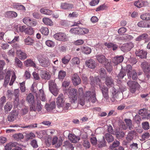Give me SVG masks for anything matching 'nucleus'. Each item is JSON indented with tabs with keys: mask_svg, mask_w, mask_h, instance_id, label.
Listing matches in <instances>:
<instances>
[{
	"mask_svg": "<svg viewBox=\"0 0 150 150\" xmlns=\"http://www.w3.org/2000/svg\"><path fill=\"white\" fill-rule=\"evenodd\" d=\"M40 30L43 35H47L49 33V31L47 28L42 27L40 29Z\"/></svg>",
	"mask_w": 150,
	"mask_h": 150,
	"instance_id": "49",
	"label": "nucleus"
},
{
	"mask_svg": "<svg viewBox=\"0 0 150 150\" xmlns=\"http://www.w3.org/2000/svg\"><path fill=\"white\" fill-rule=\"evenodd\" d=\"M38 60L40 65L43 67H47L50 65V63L49 59L47 58L42 57L40 58H38Z\"/></svg>",
	"mask_w": 150,
	"mask_h": 150,
	"instance_id": "5",
	"label": "nucleus"
},
{
	"mask_svg": "<svg viewBox=\"0 0 150 150\" xmlns=\"http://www.w3.org/2000/svg\"><path fill=\"white\" fill-rule=\"evenodd\" d=\"M39 95L41 100L42 101H45L46 99L45 95L44 92L42 89H40L39 90Z\"/></svg>",
	"mask_w": 150,
	"mask_h": 150,
	"instance_id": "40",
	"label": "nucleus"
},
{
	"mask_svg": "<svg viewBox=\"0 0 150 150\" xmlns=\"http://www.w3.org/2000/svg\"><path fill=\"white\" fill-rule=\"evenodd\" d=\"M106 142L105 141L104 137H103V139L99 142L98 144V147L99 148H101L103 147L106 146Z\"/></svg>",
	"mask_w": 150,
	"mask_h": 150,
	"instance_id": "44",
	"label": "nucleus"
},
{
	"mask_svg": "<svg viewBox=\"0 0 150 150\" xmlns=\"http://www.w3.org/2000/svg\"><path fill=\"white\" fill-rule=\"evenodd\" d=\"M66 72L63 70H60L59 72L58 78L59 79H63L66 76Z\"/></svg>",
	"mask_w": 150,
	"mask_h": 150,
	"instance_id": "48",
	"label": "nucleus"
},
{
	"mask_svg": "<svg viewBox=\"0 0 150 150\" xmlns=\"http://www.w3.org/2000/svg\"><path fill=\"white\" fill-rule=\"evenodd\" d=\"M46 45L49 47H52L54 46V43L52 41L50 40H47L45 42Z\"/></svg>",
	"mask_w": 150,
	"mask_h": 150,
	"instance_id": "62",
	"label": "nucleus"
},
{
	"mask_svg": "<svg viewBox=\"0 0 150 150\" xmlns=\"http://www.w3.org/2000/svg\"><path fill=\"white\" fill-rule=\"evenodd\" d=\"M93 91H88L86 92L83 95L84 98L86 100H89L91 97L93 96Z\"/></svg>",
	"mask_w": 150,
	"mask_h": 150,
	"instance_id": "32",
	"label": "nucleus"
},
{
	"mask_svg": "<svg viewBox=\"0 0 150 150\" xmlns=\"http://www.w3.org/2000/svg\"><path fill=\"white\" fill-rule=\"evenodd\" d=\"M40 75L41 78L45 80H49L51 77V75L49 72L44 70L41 71Z\"/></svg>",
	"mask_w": 150,
	"mask_h": 150,
	"instance_id": "10",
	"label": "nucleus"
},
{
	"mask_svg": "<svg viewBox=\"0 0 150 150\" xmlns=\"http://www.w3.org/2000/svg\"><path fill=\"white\" fill-rule=\"evenodd\" d=\"M49 88L51 93L54 96H57L59 92L55 83L53 81H49Z\"/></svg>",
	"mask_w": 150,
	"mask_h": 150,
	"instance_id": "2",
	"label": "nucleus"
},
{
	"mask_svg": "<svg viewBox=\"0 0 150 150\" xmlns=\"http://www.w3.org/2000/svg\"><path fill=\"white\" fill-rule=\"evenodd\" d=\"M126 75V72L125 70L122 69L121 71H120V72L118 74L117 76L118 77L119 79H122Z\"/></svg>",
	"mask_w": 150,
	"mask_h": 150,
	"instance_id": "55",
	"label": "nucleus"
},
{
	"mask_svg": "<svg viewBox=\"0 0 150 150\" xmlns=\"http://www.w3.org/2000/svg\"><path fill=\"white\" fill-rule=\"evenodd\" d=\"M24 64L27 66H32L36 67V64L31 59H28L25 61Z\"/></svg>",
	"mask_w": 150,
	"mask_h": 150,
	"instance_id": "37",
	"label": "nucleus"
},
{
	"mask_svg": "<svg viewBox=\"0 0 150 150\" xmlns=\"http://www.w3.org/2000/svg\"><path fill=\"white\" fill-rule=\"evenodd\" d=\"M8 16L13 18H16L17 16V13L14 11H8L6 13Z\"/></svg>",
	"mask_w": 150,
	"mask_h": 150,
	"instance_id": "51",
	"label": "nucleus"
},
{
	"mask_svg": "<svg viewBox=\"0 0 150 150\" xmlns=\"http://www.w3.org/2000/svg\"><path fill=\"white\" fill-rule=\"evenodd\" d=\"M104 65L106 69L109 72L111 71L112 69V67L111 64V62L108 59L104 63Z\"/></svg>",
	"mask_w": 150,
	"mask_h": 150,
	"instance_id": "25",
	"label": "nucleus"
},
{
	"mask_svg": "<svg viewBox=\"0 0 150 150\" xmlns=\"http://www.w3.org/2000/svg\"><path fill=\"white\" fill-rule=\"evenodd\" d=\"M13 137L16 140L21 139H23V135L21 133L18 134H16L13 135Z\"/></svg>",
	"mask_w": 150,
	"mask_h": 150,
	"instance_id": "60",
	"label": "nucleus"
},
{
	"mask_svg": "<svg viewBox=\"0 0 150 150\" xmlns=\"http://www.w3.org/2000/svg\"><path fill=\"white\" fill-rule=\"evenodd\" d=\"M15 64L19 68L23 67V64L21 62L17 57L15 58Z\"/></svg>",
	"mask_w": 150,
	"mask_h": 150,
	"instance_id": "53",
	"label": "nucleus"
},
{
	"mask_svg": "<svg viewBox=\"0 0 150 150\" xmlns=\"http://www.w3.org/2000/svg\"><path fill=\"white\" fill-rule=\"evenodd\" d=\"M127 125L128 127L130 130L133 129L132 127V120L130 119H125L124 120Z\"/></svg>",
	"mask_w": 150,
	"mask_h": 150,
	"instance_id": "45",
	"label": "nucleus"
},
{
	"mask_svg": "<svg viewBox=\"0 0 150 150\" xmlns=\"http://www.w3.org/2000/svg\"><path fill=\"white\" fill-rule=\"evenodd\" d=\"M78 34L83 35L88 33L89 32L88 30L86 28L78 27Z\"/></svg>",
	"mask_w": 150,
	"mask_h": 150,
	"instance_id": "28",
	"label": "nucleus"
},
{
	"mask_svg": "<svg viewBox=\"0 0 150 150\" xmlns=\"http://www.w3.org/2000/svg\"><path fill=\"white\" fill-rule=\"evenodd\" d=\"M124 59L123 57L122 56L116 57H114L113 59V62L116 64L122 62Z\"/></svg>",
	"mask_w": 150,
	"mask_h": 150,
	"instance_id": "26",
	"label": "nucleus"
},
{
	"mask_svg": "<svg viewBox=\"0 0 150 150\" xmlns=\"http://www.w3.org/2000/svg\"><path fill=\"white\" fill-rule=\"evenodd\" d=\"M105 83L109 88L112 87L114 86V81L111 76H107L105 77Z\"/></svg>",
	"mask_w": 150,
	"mask_h": 150,
	"instance_id": "11",
	"label": "nucleus"
},
{
	"mask_svg": "<svg viewBox=\"0 0 150 150\" xmlns=\"http://www.w3.org/2000/svg\"><path fill=\"white\" fill-rule=\"evenodd\" d=\"M69 92V96L70 102L71 103H75L77 101V91L74 88H72L68 90Z\"/></svg>",
	"mask_w": 150,
	"mask_h": 150,
	"instance_id": "1",
	"label": "nucleus"
},
{
	"mask_svg": "<svg viewBox=\"0 0 150 150\" xmlns=\"http://www.w3.org/2000/svg\"><path fill=\"white\" fill-rule=\"evenodd\" d=\"M68 137L70 141L73 143L77 142L80 139V137L79 136H77L72 134H69Z\"/></svg>",
	"mask_w": 150,
	"mask_h": 150,
	"instance_id": "15",
	"label": "nucleus"
},
{
	"mask_svg": "<svg viewBox=\"0 0 150 150\" xmlns=\"http://www.w3.org/2000/svg\"><path fill=\"white\" fill-rule=\"evenodd\" d=\"M26 100L30 103H33L34 102V96L31 93H30L27 96Z\"/></svg>",
	"mask_w": 150,
	"mask_h": 150,
	"instance_id": "35",
	"label": "nucleus"
},
{
	"mask_svg": "<svg viewBox=\"0 0 150 150\" xmlns=\"http://www.w3.org/2000/svg\"><path fill=\"white\" fill-rule=\"evenodd\" d=\"M120 142L117 140H115L110 146L111 148H115L118 146L120 144Z\"/></svg>",
	"mask_w": 150,
	"mask_h": 150,
	"instance_id": "63",
	"label": "nucleus"
},
{
	"mask_svg": "<svg viewBox=\"0 0 150 150\" xmlns=\"http://www.w3.org/2000/svg\"><path fill=\"white\" fill-rule=\"evenodd\" d=\"M134 5L137 7L140 8L143 6H145L148 5L147 1H144L141 0H139L134 2Z\"/></svg>",
	"mask_w": 150,
	"mask_h": 150,
	"instance_id": "12",
	"label": "nucleus"
},
{
	"mask_svg": "<svg viewBox=\"0 0 150 150\" xmlns=\"http://www.w3.org/2000/svg\"><path fill=\"white\" fill-rule=\"evenodd\" d=\"M71 58L70 55H67L62 58V62L64 64H67L69 62Z\"/></svg>",
	"mask_w": 150,
	"mask_h": 150,
	"instance_id": "31",
	"label": "nucleus"
},
{
	"mask_svg": "<svg viewBox=\"0 0 150 150\" xmlns=\"http://www.w3.org/2000/svg\"><path fill=\"white\" fill-rule=\"evenodd\" d=\"M93 96L91 97L89 100H90L92 103H94L97 101V99L96 97V92L95 90L93 91Z\"/></svg>",
	"mask_w": 150,
	"mask_h": 150,
	"instance_id": "58",
	"label": "nucleus"
},
{
	"mask_svg": "<svg viewBox=\"0 0 150 150\" xmlns=\"http://www.w3.org/2000/svg\"><path fill=\"white\" fill-rule=\"evenodd\" d=\"M82 52L86 54H89L91 51V48L88 47H82L81 48Z\"/></svg>",
	"mask_w": 150,
	"mask_h": 150,
	"instance_id": "42",
	"label": "nucleus"
},
{
	"mask_svg": "<svg viewBox=\"0 0 150 150\" xmlns=\"http://www.w3.org/2000/svg\"><path fill=\"white\" fill-rule=\"evenodd\" d=\"M134 69H132V67L131 65H128L126 66V71L127 76L130 75V74L132 72V71Z\"/></svg>",
	"mask_w": 150,
	"mask_h": 150,
	"instance_id": "57",
	"label": "nucleus"
},
{
	"mask_svg": "<svg viewBox=\"0 0 150 150\" xmlns=\"http://www.w3.org/2000/svg\"><path fill=\"white\" fill-rule=\"evenodd\" d=\"M98 61L100 63H105L108 59L106 58L105 56L102 54H98L96 56Z\"/></svg>",
	"mask_w": 150,
	"mask_h": 150,
	"instance_id": "18",
	"label": "nucleus"
},
{
	"mask_svg": "<svg viewBox=\"0 0 150 150\" xmlns=\"http://www.w3.org/2000/svg\"><path fill=\"white\" fill-rule=\"evenodd\" d=\"M147 54L146 51L141 50L139 51H136V54L137 56L141 58H145L146 57Z\"/></svg>",
	"mask_w": 150,
	"mask_h": 150,
	"instance_id": "17",
	"label": "nucleus"
},
{
	"mask_svg": "<svg viewBox=\"0 0 150 150\" xmlns=\"http://www.w3.org/2000/svg\"><path fill=\"white\" fill-rule=\"evenodd\" d=\"M111 92L112 94L113 95V96L114 98L116 97L118 94L120 93L119 89L118 86L116 85L113 87L112 90Z\"/></svg>",
	"mask_w": 150,
	"mask_h": 150,
	"instance_id": "23",
	"label": "nucleus"
},
{
	"mask_svg": "<svg viewBox=\"0 0 150 150\" xmlns=\"http://www.w3.org/2000/svg\"><path fill=\"white\" fill-rule=\"evenodd\" d=\"M141 67L144 71H147L150 73V64L145 62H143L141 64Z\"/></svg>",
	"mask_w": 150,
	"mask_h": 150,
	"instance_id": "20",
	"label": "nucleus"
},
{
	"mask_svg": "<svg viewBox=\"0 0 150 150\" xmlns=\"http://www.w3.org/2000/svg\"><path fill=\"white\" fill-rule=\"evenodd\" d=\"M134 46V44L131 42L124 44L122 46L120 49L124 52H126L129 51Z\"/></svg>",
	"mask_w": 150,
	"mask_h": 150,
	"instance_id": "7",
	"label": "nucleus"
},
{
	"mask_svg": "<svg viewBox=\"0 0 150 150\" xmlns=\"http://www.w3.org/2000/svg\"><path fill=\"white\" fill-rule=\"evenodd\" d=\"M40 12L43 14L48 15H51L53 13L52 11L43 8L40 9Z\"/></svg>",
	"mask_w": 150,
	"mask_h": 150,
	"instance_id": "36",
	"label": "nucleus"
},
{
	"mask_svg": "<svg viewBox=\"0 0 150 150\" xmlns=\"http://www.w3.org/2000/svg\"><path fill=\"white\" fill-rule=\"evenodd\" d=\"M135 133L136 132L134 130H132L128 132L126 137V139L128 142H130L132 140L134 135Z\"/></svg>",
	"mask_w": 150,
	"mask_h": 150,
	"instance_id": "19",
	"label": "nucleus"
},
{
	"mask_svg": "<svg viewBox=\"0 0 150 150\" xmlns=\"http://www.w3.org/2000/svg\"><path fill=\"white\" fill-rule=\"evenodd\" d=\"M128 76L129 78L132 77L133 80H135L137 78V74L135 69H133L132 72L130 74V75H128Z\"/></svg>",
	"mask_w": 150,
	"mask_h": 150,
	"instance_id": "41",
	"label": "nucleus"
},
{
	"mask_svg": "<svg viewBox=\"0 0 150 150\" xmlns=\"http://www.w3.org/2000/svg\"><path fill=\"white\" fill-rule=\"evenodd\" d=\"M55 107L56 105L54 101H52L50 105L46 104L45 106V108L47 111L52 110Z\"/></svg>",
	"mask_w": 150,
	"mask_h": 150,
	"instance_id": "24",
	"label": "nucleus"
},
{
	"mask_svg": "<svg viewBox=\"0 0 150 150\" xmlns=\"http://www.w3.org/2000/svg\"><path fill=\"white\" fill-rule=\"evenodd\" d=\"M127 83L129 87L130 92L133 93L135 92L136 88L139 86L137 82L132 81H128Z\"/></svg>",
	"mask_w": 150,
	"mask_h": 150,
	"instance_id": "4",
	"label": "nucleus"
},
{
	"mask_svg": "<svg viewBox=\"0 0 150 150\" xmlns=\"http://www.w3.org/2000/svg\"><path fill=\"white\" fill-rule=\"evenodd\" d=\"M85 65L89 68L93 69L95 68L96 67V63L93 59H90L86 62Z\"/></svg>",
	"mask_w": 150,
	"mask_h": 150,
	"instance_id": "14",
	"label": "nucleus"
},
{
	"mask_svg": "<svg viewBox=\"0 0 150 150\" xmlns=\"http://www.w3.org/2000/svg\"><path fill=\"white\" fill-rule=\"evenodd\" d=\"M100 89L102 92L103 97L106 100L109 98L108 88L104 86L99 85Z\"/></svg>",
	"mask_w": 150,
	"mask_h": 150,
	"instance_id": "9",
	"label": "nucleus"
},
{
	"mask_svg": "<svg viewBox=\"0 0 150 150\" xmlns=\"http://www.w3.org/2000/svg\"><path fill=\"white\" fill-rule=\"evenodd\" d=\"M61 8L63 9H71L73 7V5L72 4H69L67 3H62Z\"/></svg>",
	"mask_w": 150,
	"mask_h": 150,
	"instance_id": "21",
	"label": "nucleus"
},
{
	"mask_svg": "<svg viewBox=\"0 0 150 150\" xmlns=\"http://www.w3.org/2000/svg\"><path fill=\"white\" fill-rule=\"evenodd\" d=\"M25 33L30 35H32L33 33V28L30 27L26 28V29H25Z\"/></svg>",
	"mask_w": 150,
	"mask_h": 150,
	"instance_id": "50",
	"label": "nucleus"
},
{
	"mask_svg": "<svg viewBox=\"0 0 150 150\" xmlns=\"http://www.w3.org/2000/svg\"><path fill=\"white\" fill-rule=\"evenodd\" d=\"M25 45H32L34 43L33 40L30 37L28 36L24 40Z\"/></svg>",
	"mask_w": 150,
	"mask_h": 150,
	"instance_id": "29",
	"label": "nucleus"
},
{
	"mask_svg": "<svg viewBox=\"0 0 150 150\" xmlns=\"http://www.w3.org/2000/svg\"><path fill=\"white\" fill-rule=\"evenodd\" d=\"M54 38L56 40L63 41H65L66 39V35L64 33H58L54 35Z\"/></svg>",
	"mask_w": 150,
	"mask_h": 150,
	"instance_id": "13",
	"label": "nucleus"
},
{
	"mask_svg": "<svg viewBox=\"0 0 150 150\" xmlns=\"http://www.w3.org/2000/svg\"><path fill=\"white\" fill-rule=\"evenodd\" d=\"M16 53L18 58L20 59L25 60L28 57L26 53L21 49H17Z\"/></svg>",
	"mask_w": 150,
	"mask_h": 150,
	"instance_id": "8",
	"label": "nucleus"
},
{
	"mask_svg": "<svg viewBox=\"0 0 150 150\" xmlns=\"http://www.w3.org/2000/svg\"><path fill=\"white\" fill-rule=\"evenodd\" d=\"M15 146V143L10 142L5 146V150H13V148Z\"/></svg>",
	"mask_w": 150,
	"mask_h": 150,
	"instance_id": "34",
	"label": "nucleus"
},
{
	"mask_svg": "<svg viewBox=\"0 0 150 150\" xmlns=\"http://www.w3.org/2000/svg\"><path fill=\"white\" fill-rule=\"evenodd\" d=\"M150 135L149 132H147L144 133L141 136V141H144L148 139L150 137Z\"/></svg>",
	"mask_w": 150,
	"mask_h": 150,
	"instance_id": "54",
	"label": "nucleus"
},
{
	"mask_svg": "<svg viewBox=\"0 0 150 150\" xmlns=\"http://www.w3.org/2000/svg\"><path fill=\"white\" fill-rule=\"evenodd\" d=\"M148 35L146 33H143L138 36L135 39V41H140L144 40L148 38Z\"/></svg>",
	"mask_w": 150,
	"mask_h": 150,
	"instance_id": "33",
	"label": "nucleus"
},
{
	"mask_svg": "<svg viewBox=\"0 0 150 150\" xmlns=\"http://www.w3.org/2000/svg\"><path fill=\"white\" fill-rule=\"evenodd\" d=\"M43 106L41 104L40 100H38L36 106L37 110L38 112L40 111L42 109Z\"/></svg>",
	"mask_w": 150,
	"mask_h": 150,
	"instance_id": "52",
	"label": "nucleus"
},
{
	"mask_svg": "<svg viewBox=\"0 0 150 150\" xmlns=\"http://www.w3.org/2000/svg\"><path fill=\"white\" fill-rule=\"evenodd\" d=\"M90 79L91 80V84L92 86L94 85L95 81L97 84L99 85H100V80L97 77H96L94 78L93 76H91L90 77Z\"/></svg>",
	"mask_w": 150,
	"mask_h": 150,
	"instance_id": "27",
	"label": "nucleus"
},
{
	"mask_svg": "<svg viewBox=\"0 0 150 150\" xmlns=\"http://www.w3.org/2000/svg\"><path fill=\"white\" fill-rule=\"evenodd\" d=\"M43 22L46 25L51 26L53 25V23L51 20L47 18H44L42 19Z\"/></svg>",
	"mask_w": 150,
	"mask_h": 150,
	"instance_id": "39",
	"label": "nucleus"
},
{
	"mask_svg": "<svg viewBox=\"0 0 150 150\" xmlns=\"http://www.w3.org/2000/svg\"><path fill=\"white\" fill-rule=\"evenodd\" d=\"M111 134L106 133L105 134V139L109 143L112 142L114 140V138Z\"/></svg>",
	"mask_w": 150,
	"mask_h": 150,
	"instance_id": "30",
	"label": "nucleus"
},
{
	"mask_svg": "<svg viewBox=\"0 0 150 150\" xmlns=\"http://www.w3.org/2000/svg\"><path fill=\"white\" fill-rule=\"evenodd\" d=\"M142 127L145 130H148L149 128V125L148 122H144L142 123Z\"/></svg>",
	"mask_w": 150,
	"mask_h": 150,
	"instance_id": "56",
	"label": "nucleus"
},
{
	"mask_svg": "<svg viewBox=\"0 0 150 150\" xmlns=\"http://www.w3.org/2000/svg\"><path fill=\"white\" fill-rule=\"evenodd\" d=\"M71 79L73 85L76 86L79 84L81 82V79L77 74H74L71 76Z\"/></svg>",
	"mask_w": 150,
	"mask_h": 150,
	"instance_id": "6",
	"label": "nucleus"
},
{
	"mask_svg": "<svg viewBox=\"0 0 150 150\" xmlns=\"http://www.w3.org/2000/svg\"><path fill=\"white\" fill-rule=\"evenodd\" d=\"M18 115V113L16 111H12L11 113L9 114L8 116V121L9 122L14 121L16 119Z\"/></svg>",
	"mask_w": 150,
	"mask_h": 150,
	"instance_id": "16",
	"label": "nucleus"
},
{
	"mask_svg": "<svg viewBox=\"0 0 150 150\" xmlns=\"http://www.w3.org/2000/svg\"><path fill=\"white\" fill-rule=\"evenodd\" d=\"M107 8V6L104 4L100 5V6L97 7L96 11H101L103 10L106 9Z\"/></svg>",
	"mask_w": 150,
	"mask_h": 150,
	"instance_id": "59",
	"label": "nucleus"
},
{
	"mask_svg": "<svg viewBox=\"0 0 150 150\" xmlns=\"http://www.w3.org/2000/svg\"><path fill=\"white\" fill-rule=\"evenodd\" d=\"M80 63V61L79 58L75 57L72 58L71 60V64L73 65H78Z\"/></svg>",
	"mask_w": 150,
	"mask_h": 150,
	"instance_id": "46",
	"label": "nucleus"
},
{
	"mask_svg": "<svg viewBox=\"0 0 150 150\" xmlns=\"http://www.w3.org/2000/svg\"><path fill=\"white\" fill-rule=\"evenodd\" d=\"M115 134L117 139H121L125 135V133L123 131L117 132L115 133Z\"/></svg>",
	"mask_w": 150,
	"mask_h": 150,
	"instance_id": "38",
	"label": "nucleus"
},
{
	"mask_svg": "<svg viewBox=\"0 0 150 150\" xmlns=\"http://www.w3.org/2000/svg\"><path fill=\"white\" fill-rule=\"evenodd\" d=\"M140 18L143 20H150V12L147 13L142 15Z\"/></svg>",
	"mask_w": 150,
	"mask_h": 150,
	"instance_id": "43",
	"label": "nucleus"
},
{
	"mask_svg": "<svg viewBox=\"0 0 150 150\" xmlns=\"http://www.w3.org/2000/svg\"><path fill=\"white\" fill-rule=\"evenodd\" d=\"M129 147L131 149H137L138 148V144L137 143H133L129 144Z\"/></svg>",
	"mask_w": 150,
	"mask_h": 150,
	"instance_id": "64",
	"label": "nucleus"
},
{
	"mask_svg": "<svg viewBox=\"0 0 150 150\" xmlns=\"http://www.w3.org/2000/svg\"><path fill=\"white\" fill-rule=\"evenodd\" d=\"M19 94V90L18 89H17L14 90L13 95L15 97V100L14 102L16 105L18 104L19 102V99L18 97Z\"/></svg>",
	"mask_w": 150,
	"mask_h": 150,
	"instance_id": "22",
	"label": "nucleus"
},
{
	"mask_svg": "<svg viewBox=\"0 0 150 150\" xmlns=\"http://www.w3.org/2000/svg\"><path fill=\"white\" fill-rule=\"evenodd\" d=\"M65 99L64 96L62 93L59 94L56 98V103L57 107L60 109H63V107L64 104Z\"/></svg>",
	"mask_w": 150,
	"mask_h": 150,
	"instance_id": "3",
	"label": "nucleus"
},
{
	"mask_svg": "<svg viewBox=\"0 0 150 150\" xmlns=\"http://www.w3.org/2000/svg\"><path fill=\"white\" fill-rule=\"evenodd\" d=\"M123 38L127 40H132L133 38V37L129 35L125 34L123 36Z\"/></svg>",
	"mask_w": 150,
	"mask_h": 150,
	"instance_id": "61",
	"label": "nucleus"
},
{
	"mask_svg": "<svg viewBox=\"0 0 150 150\" xmlns=\"http://www.w3.org/2000/svg\"><path fill=\"white\" fill-rule=\"evenodd\" d=\"M12 106L10 102H7L4 107V109L5 111L8 112L11 110Z\"/></svg>",
	"mask_w": 150,
	"mask_h": 150,
	"instance_id": "47",
	"label": "nucleus"
}]
</instances>
